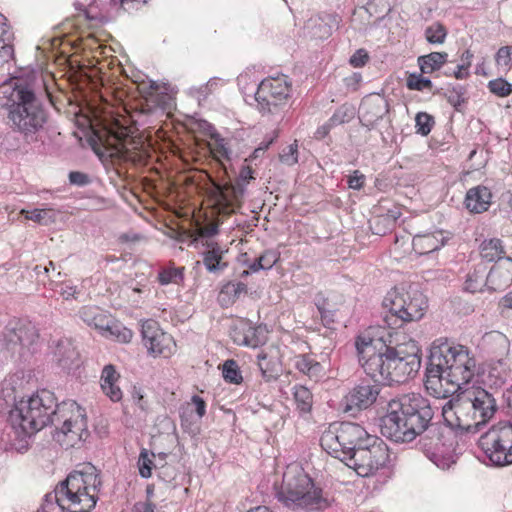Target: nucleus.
<instances>
[{
    "label": "nucleus",
    "mask_w": 512,
    "mask_h": 512,
    "mask_svg": "<svg viewBox=\"0 0 512 512\" xmlns=\"http://www.w3.org/2000/svg\"><path fill=\"white\" fill-rule=\"evenodd\" d=\"M215 192L219 203H228L231 200V194L235 192V188L215 184Z\"/></svg>",
    "instance_id": "nucleus-53"
},
{
    "label": "nucleus",
    "mask_w": 512,
    "mask_h": 512,
    "mask_svg": "<svg viewBox=\"0 0 512 512\" xmlns=\"http://www.w3.org/2000/svg\"><path fill=\"white\" fill-rule=\"evenodd\" d=\"M69 181L71 184L77 186H85L90 182L88 175L78 171H72L69 173Z\"/></svg>",
    "instance_id": "nucleus-58"
},
{
    "label": "nucleus",
    "mask_w": 512,
    "mask_h": 512,
    "mask_svg": "<svg viewBox=\"0 0 512 512\" xmlns=\"http://www.w3.org/2000/svg\"><path fill=\"white\" fill-rule=\"evenodd\" d=\"M496 411L497 402L494 393L476 388L445 403L442 407V416L451 428L477 432L495 415Z\"/></svg>",
    "instance_id": "nucleus-5"
},
{
    "label": "nucleus",
    "mask_w": 512,
    "mask_h": 512,
    "mask_svg": "<svg viewBox=\"0 0 512 512\" xmlns=\"http://www.w3.org/2000/svg\"><path fill=\"white\" fill-rule=\"evenodd\" d=\"M194 410L195 416L202 419V417L206 413V403L205 401L198 395H193L191 398V402L189 403Z\"/></svg>",
    "instance_id": "nucleus-54"
},
{
    "label": "nucleus",
    "mask_w": 512,
    "mask_h": 512,
    "mask_svg": "<svg viewBox=\"0 0 512 512\" xmlns=\"http://www.w3.org/2000/svg\"><path fill=\"white\" fill-rule=\"evenodd\" d=\"M7 19L0 14V63H6L13 57V33L6 23Z\"/></svg>",
    "instance_id": "nucleus-30"
},
{
    "label": "nucleus",
    "mask_w": 512,
    "mask_h": 512,
    "mask_svg": "<svg viewBox=\"0 0 512 512\" xmlns=\"http://www.w3.org/2000/svg\"><path fill=\"white\" fill-rule=\"evenodd\" d=\"M488 88L491 93L499 97H506L512 93V84L503 78L489 81Z\"/></svg>",
    "instance_id": "nucleus-44"
},
{
    "label": "nucleus",
    "mask_w": 512,
    "mask_h": 512,
    "mask_svg": "<svg viewBox=\"0 0 512 512\" xmlns=\"http://www.w3.org/2000/svg\"><path fill=\"white\" fill-rule=\"evenodd\" d=\"M279 260V253L274 250H266L252 263L249 264V269L252 272H258L260 270L271 269Z\"/></svg>",
    "instance_id": "nucleus-40"
},
{
    "label": "nucleus",
    "mask_w": 512,
    "mask_h": 512,
    "mask_svg": "<svg viewBox=\"0 0 512 512\" xmlns=\"http://www.w3.org/2000/svg\"><path fill=\"white\" fill-rule=\"evenodd\" d=\"M424 35L430 44H443L447 36V30L441 23L434 22L426 27Z\"/></svg>",
    "instance_id": "nucleus-42"
},
{
    "label": "nucleus",
    "mask_w": 512,
    "mask_h": 512,
    "mask_svg": "<svg viewBox=\"0 0 512 512\" xmlns=\"http://www.w3.org/2000/svg\"><path fill=\"white\" fill-rule=\"evenodd\" d=\"M142 337L148 352L154 356L168 357L175 348L172 336L163 332L155 321L142 324Z\"/></svg>",
    "instance_id": "nucleus-14"
},
{
    "label": "nucleus",
    "mask_w": 512,
    "mask_h": 512,
    "mask_svg": "<svg viewBox=\"0 0 512 512\" xmlns=\"http://www.w3.org/2000/svg\"><path fill=\"white\" fill-rule=\"evenodd\" d=\"M310 371L308 372L307 376L314 380L315 382L319 381L321 378L325 375V369L324 367L315 359L311 362Z\"/></svg>",
    "instance_id": "nucleus-56"
},
{
    "label": "nucleus",
    "mask_w": 512,
    "mask_h": 512,
    "mask_svg": "<svg viewBox=\"0 0 512 512\" xmlns=\"http://www.w3.org/2000/svg\"><path fill=\"white\" fill-rule=\"evenodd\" d=\"M222 375L225 381L232 384H240L243 381L239 366L233 359H228L223 363Z\"/></svg>",
    "instance_id": "nucleus-43"
},
{
    "label": "nucleus",
    "mask_w": 512,
    "mask_h": 512,
    "mask_svg": "<svg viewBox=\"0 0 512 512\" xmlns=\"http://www.w3.org/2000/svg\"><path fill=\"white\" fill-rule=\"evenodd\" d=\"M379 392L378 385L364 383L357 385L345 396L344 411L354 414L368 408L376 401Z\"/></svg>",
    "instance_id": "nucleus-16"
},
{
    "label": "nucleus",
    "mask_w": 512,
    "mask_h": 512,
    "mask_svg": "<svg viewBox=\"0 0 512 512\" xmlns=\"http://www.w3.org/2000/svg\"><path fill=\"white\" fill-rule=\"evenodd\" d=\"M492 193L489 188L478 185L470 188L465 196L466 209L474 214L487 211L491 205Z\"/></svg>",
    "instance_id": "nucleus-23"
},
{
    "label": "nucleus",
    "mask_w": 512,
    "mask_h": 512,
    "mask_svg": "<svg viewBox=\"0 0 512 512\" xmlns=\"http://www.w3.org/2000/svg\"><path fill=\"white\" fill-rule=\"evenodd\" d=\"M496 65L503 70L512 68V46L501 47L495 56Z\"/></svg>",
    "instance_id": "nucleus-45"
},
{
    "label": "nucleus",
    "mask_w": 512,
    "mask_h": 512,
    "mask_svg": "<svg viewBox=\"0 0 512 512\" xmlns=\"http://www.w3.org/2000/svg\"><path fill=\"white\" fill-rule=\"evenodd\" d=\"M104 151L99 155L109 157L113 162L142 163L146 152L143 143L134 137L131 130L118 121L111 123L99 135Z\"/></svg>",
    "instance_id": "nucleus-9"
},
{
    "label": "nucleus",
    "mask_w": 512,
    "mask_h": 512,
    "mask_svg": "<svg viewBox=\"0 0 512 512\" xmlns=\"http://www.w3.org/2000/svg\"><path fill=\"white\" fill-rule=\"evenodd\" d=\"M258 366L261 371L262 377L265 381L269 382L275 378L273 373V369L270 365V362L267 361V354L261 352L257 355Z\"/></svg>",
    "instance_id": "nucleus-50"
},
{
    "label": "nucleus",
    "mask_w": 512,
    "mask_h": 512,
    "mask_svg": "<svg viewBox=\"0 0 512 512\" xmlns=\"http://www.w3.org/2000/svg\"><path fill=\"white\" fill-rule=\"evenodd\" d=\"M339 19L333 14H323L311 17L304 26L306 33L315 39L328 38L333 29H336Z\"/></svg>",
    "instance_id": "nucleus-21"
},
{
    "label": "nucleus",
    "mask_w": 512,
    "mask_h": 512,
    "mask_svg": "<svg viewBox=\"0 0 512 512\" xmlns=\"http://www.w3.org/2000/svg\"><path fill=\"white\" fill-rule=\"evenodd\" d=\"M0 108L8 110L13 128L25 136L36 134L47 121L41 99L23 84L0 85Z\"/></svg>",
    "instance_id": "nucleus-4"
},
{
    "label": "nucleus",
    "mask_w": 512,
    "mask_h": 512,
    "mask_svg": "<svg viewBox=\"0 0 512 512\" xmlns=\"http://www.w3.org/2000/svg\"><path fill=\"white\" fill-rule=\"evenodd\" d=\"M417 132L423 136L430 133L434 123L432 116L425 112H419L415 117Z\"/></svg>",
    "instance_id": "nucleus-48"
},
{
    "label": "nucleus",
    "mask_w": 512,
    "mask_h": 512,
    "mask_svg": "<svg viewBox=\"0 0 512 512\" xmlns=\"http://www.w3.org/2000/svg\"><path fill=\"white\" fill-rule=\"evenodd\" d=\"M290 93L287 77L282 75L264 79L255 93V100L263 113H275Z\"/></svg>",
    "instance_id": "nucleus-13"
},
{
    "label": "nucleus",
    "mask_w": 512,
    "mask_h": 512,
    "mask_svg": "<svg viewBox=\"0 0 512 512\" xmlns=\"http://www.w3.org/2000/svg\"><path fill=\"white\" fill-rule=\"evenodd\" d=\"M294 400L300 413L306 414L311 411L313 395L311 391L302 385L294 387Z\"/></svg>",
    "instance_id": "nucleus-39"
},
{
    "label": "nucleus",
    "mask_w": 512,
    "mask_h": 512,
    "mask_svg": "<svg viewBox=\"0 0 512 512\" xmlns=\"http://www.w3.org/2000/svg\"><path fill=\"white\" fill-rule=\"evenodd\" d=\"M39 334L36 326L28 320H12L6 327L5 339L10 345H19L30 349L38 340Z\"/></svg>",
    "instance_id": "nucleus-15"
},
{
    "label": "nucleus",
    "mask_w": 512,
    "mask_h": 512,
    "mask_svg": "<svg viewBox=\"0 0 512 512\" xmlns=\"http://www.w3.org/2000/svg\"><path fill=\"white\" fill-rule=\"evenodd\" d=\"M13 436H11V449L18 453H25L29 449V439L36 432L29 431L27 424L21 421L16 423L14 419H10Z\"/></svg>",
    "instance_id": "nucleus-29"
},
{
    "label": "nucleus",
    "mask_w": 512,
    "mask_h": 512,
    "mask_svg": "<svg viewBox=\"0 0 512 512\" xmlns=\"http://www.w3.org/2000/svg\"><path fill=\"white\" fill-rule=\"evenodd\" d=\"M59 293L65 300H69L71 298L76 299L79 291L77 290L76 286L69 283H63L60 287Z\"/></svg>",
    "instance_id": "nucleus-57"
},
{
    "label": "nucleus",
    "mask_w": 512,
    "mask_h": 512,
    "mask_svg": "<svg viewBox=\"0 0 512 512\" xmlns=\"http://www.w3.org/2000/svg\"><path fill=\"white\" fill-rule=\"evenodd\" d=\"M20 213L24 215L26 219L32 220L44 226H48L55 223L59 215V212L57 210L50 207L33 210L22 209Z\"/></svg>",
    "instance_id": "nucleus-34"
},
{
    "label": "nucleus",
    "mask_w": 512,
    "mask_h": 512,
    "mask_svg": "<svg viewBox=\"0 0 512 512\" xmlns=\"http://www.w3.org/2000/svg\"><path fill=\"white\" fill-rule=\"evenodd\" d=\"M383 306L388 309L390 315L384 320L388 325H401L405 322L422 319L427 308V298L414 285H400L390 290L384 300Z\"/></svg>",
    "instance_id": "nucleus-8"
},
{
    "label": "nucleus",
    "mask_w": 512,
    "mask_h": 512,
    "mask_svg": "<svg viewBox=\"0 0 512 512\" xmlns=\"http://www.w3.org/2000/svg\"><path fill=\"white\" fill-rule=\"evenodd\" d=\"M10 419L23 421L31 432L48 424L55 426L54 439L66 449L75 447L89 436L85 409L74 400L58 404L53 392L38 390L27 400H21L10 412Z\"/></svg>",
    "instance_id": "nucleus-1"
},
{
    "label": "nucleus",
    "mask_w": 512,
    "mask_h": 512,
    "mask_svg": "<svg viewBox=\"0 0 512 512\" xmlns=\"http://www.w3.org/2000/svg\"><path fill=\"white\" fill-rule=\"evenodd\" d=\"M280 162L287 165L293 166L298 162V145L296 142L285 147L279 154Z\"/></svg>",
    "instance_id": "nucleus-47"
},
{
    "label": "nucleus",
    "mask_w": 512,
    "mask_h": 512,
    "mask_svg": "<svg viewBox=\"0 0 512 512\" xmlns=\"http://www.w3.org/2000/svg\"><path fill=\"white\" fill-rule=\"evenodd\" d=\"M353 117V111L345 106H342L331 116L329 121L333 126L348 122Z\"/></svg>",
    "instance_id": "nucleus-51"
},
{
    "label": "nucleus",
    "mask_w": 512,
    "mask_h": 512,
    "mask_svg": "<svg viewBox=\"0 0 512 512\" xmlns=\"http://www.w3.org/2000/svg\"><path fill=\"white\" fill-rule=\"evenodd\" d=\"M242 332H246L244 338H238V345L249 347H257L264 342V338L260 336L262 329L260 327H253L251 323L241 320Z\"/></svg>",
    "instance_id": "nucleus-38"
},
{
    "label": "nucleus",
    "mask_w": 512,
    "mask_h": 512,
    "mask_svg": "<svg viewBox=\"0 0 512 512\" xmlns=\"http://www.w3.org/2000/svg\"><path fill=\"white\" fill-rule=\"evenodd\" d=\"M142 239H143V236L138 233H135V232H127V233H123L119 236V240L122 243H128V242L135 243V242H139Z\"/></svg>",
    "instance_id": "nucleus-61"
},
{
    "label": "nucleus",
    "mask_w": 512,
    "mask_h": 512,
    "mask_svg": "<svg viewBox=\"0 0 512 512\" xmlns=\"http://www.w3.org/2000/svg\"><path fill=\"white\" fill-rule=\"evenodd\" d=\"M356 349L364 372L384 385L405 383L421 366L420 348L412 339L389 347L381 339L359 336Z\"/></svg>",
    "instance_id": "nucleus-2"
},
{
    "label": "nucleus",
    "mask_w": 512,
    "mask_h": 512,
    "mask_svg": "<svg viewBox=\"0 0 512 512\" xmlns=\"http://www.w3.org/2000/svg\"><path fill=\"white\" fill-rule=\"evenodd\" d=\"M433 364V357L430 354L425 380L427 391L437 398L446 397L450 393H455L456 391H450L451 386H447V379L444 377L442 368L433 366Z\"/></svg>",
    "instance_id": "nucleus-20"
},
{
    "label": "nucleus",
    "mask_w": 512,
    "mask_h": 512,
    "mask_svg": "<svg viewBox=\"0 0 512 512\" xmlns=\"http://www.w3.org/2000/svg\"><path fill=\"white\" fill-rule=\"evenodd\" d=\"M241 327V321H239L238 323L234 324L231 328V337L233 339V341L238 344V338H244L246 335V332H242V330L240 329Z\"/></svg>",
    "instance_id": "nucleus-64"
},
{
    "label": "nucleus",
    "mask_w": 512,
    "mask_h": 512,
    "mask_svg": "<svg viewBox=\"0 0 512 512\" xmlns=\"http://www.w3.org/2000/svg\"><path fill=\"white\" fill-rule=\"evenodd\" d=\"M407 87L411 90L423 91L432 88V82L430 79L423 77L422 75L411 74L407 79Z\"/></svg>",
    "instance_id": "nucleus-49"
},
{
    "label": "nucleus",
    "mask_w": 512,
    "mask_h": 512,
    "mask_svg": "<svg viewBox=\"0 0 512 512\" xmlns=\"http://www.w3.org/2000/svg\"><path fill=\"white\" fill-rule=\"evenodd\" d=\"M482 451L493 466L504 467L512 464V444L496 445Z\"/></svg>",
    "instance_id": "nucleus-32"
},
{
    "label": "nucleus",
    "mask_w": 512,
    "mask_h": 512,
    "mask_svg": "<svg viewBox=\"0 0 512 512\" xmlns=\"http://www.w3.org/2000/svg\"><path fill=\"white\" fill-rule=\"evenodd\" d=\"M488 290L501 291L507 288L512 282V258L505 257L492 266L487 275Z\"/></svg>",
    "instance_id": "nucleus-19"
},
{
    "label": "nucleus",
    "mask_w": 512,
    "mask_h": 512,
    "mask_svg": "<svg viewBox=\"0 0 512 512\" xmlns=\"http://www.w3.org/2000/svg\"><path fill=\"white\" fill-rule=\"evenodd\" d=\"M389 461L388 446L378 438L371 437L370 442H365V444L350 454L344 463L359 476L369 477L386 467Z\"/></svg>",
    "instance_id": "nucleus-11"
},
{
    "label": "nucleus",
    "mask_w": 512,
    "mask_h": 512,
    "mask_svg": "<svg viewBox=\"0 0 512 512\" xmlns=\"http://www.w3.org/2000/svg\"><path fill=\"white\" fill-rule=\"evenodd\" d=\"M448 54L445 52H431L418 58L420 70L424 74H430L438 70L447 61Z\"/></svg>",
    "instance_id": "nucleus-36"
},
{
    "label": "nucleus",
    "mask_w": 512,
    "mask_h": 512,
    "mask_svg": "<svg viewBox=\"0 0 512 512\" xmlns=\"http://www.w3.org/2000/svg\"><path fill=\"white\" fill-rule=\"evenodd\" d=\"M312 360L313 358L307 354L297 355L294 358V366L299 372L307 376L308 372L310 371V364Z\"/></svg>",
    "instance_id": "nucleus-52"
},
{
    "label": "nucleus",
    "mask_w": 512,
    "mask_h": 512,
    "mask_svg": "<svg viewBox=\"0 0 512 512\" xmlns=\"http://www.w3.org/2000/svg\"><path fill=\"white\" fill-rule=\"evenodd\" d=\"M254 171L250 166H243L239 172V179L243 183H248L249 180L254 179Z\"/></svg>",
    "instance_id": "nucleus-62"
},
{
    "label": "nucleus",
    "mask_w": 512,
    "mask_h": 512,
    "mask_svg": "<svg viewBox=\"0 0 512 512\" xmlns=\"http://www.w3.org/2000/svg\"><path fill=\"white\" fill-rule=\"evenodd\" d=\"M120 375L113 365H106L101 373L100 386L102 392L113 402L123 398V392L118 384Z\"/></svg>",
    "instance_id": "nucleus-24"
},
{
    "label": "nucleus",
    "mask_w": 512,
    "mask_h": 512,
    "mask_svg": "<svg viewBox=\"0 0 512 512\" xmlns=\"http://www.w3.org/2000/svg\"><path fill=\"white\" fill-rule=\"evenodd\" d=\"M205 246L206 250L202 253L205 268L213 274L221 273L227 267V263L223 261L224 250L213 241H207Z\"/></svg>",
    "instance_id": "nucleus-26"
},
{
    "label": "nucleus",
    "mask_w": 512,
    "mask_h": 512,
    "mask_svg": "<svg viewBox=\"0 0 512 512\" xmlns=\"http://www.w3.org/2000/svg\"><path fill=\"white\" fill-rule=\"evenodd\" d=\"M484 342L491 347L495 354L501 356V358L509 352L510 342L501 332L492 331L487 333L484 336Z\"/></svg>",
    "instance_id": "nucleus-37"
},
{
    "label": "nucleus",
    "mask_w": 512,
    "mask_h": 512,
    "mask_svg": "<svg viewBox=\"0 0 512 512\" xmlns=\"http://www.w3.org/2000/svg\"><path fill=\"white\" fill-rule=\"evenodd\" d=\"M508 405L512 410V400L509 399ZM478 444L482 450H489L496 445L512 444V422L500 421L493 425L480 436Z\"/></svg>",
    "instance_id": "nucleus-17"
},
{
    "label": "nucleus",
    "mask_w": 512,
    "mask_h": 512,
    "mask_svg": "<svg viewBox=\"0 0 512 512\" xmlns=\"http://www.w3.org/2000/svg\"><path fill=\"white\" fill-rule=\"evenodd\" d=\"M482 259L493 262L504 259L505 249L503 242L499 238L485 239L479 246Z\"/></svg>",
    "instance_id": "nucleus-31"
},
{
    "label": "nucleus",
    "mask_w": 512,
    "mask_h": 512,
    "mask_svg": "<svg viewBox=\"0 0 512 512\" xmlns=\"http://www.w3.org/2000/svg\"><path fill=\"white\" fill-rule=\"evenodd\" d=\"M510 363L506 358L492 361L488 365L485 383L491 388H501L511 376Z\"/></svg>",
    "instance_id": "nucleus-25"
},
{
    "label": "nucleus",
    "mask_w": 512,
    "mask_h": 512,
    "mask_svg": "<svg viewBox=\"0 0 512 512\" xmlns=\"http://www.w3.org/2000/svg\"><path fill=\"white\" fill-rule=\"evenodd\" d=\"M276 496L287 507L318 510L327 507V501L312 479L298 465L288 466Z\"/></svg>",
    "instance_id": "nucleus-7"
},
{
    "label": "nucleus",
    "mask_w": 512,
    "mask_h": 512,
    "mask_svg": "<svg viewBox=\"0 0 512 512\" xmlns=\"http://www.w3.org/2000/svg\"><path fill=\"white\" fill-rule=\"evenodd\" d=\"M369 59V55L367 53L366 50L364 49H358L351 57H350V60H349V63L355 67V68H358V67H362L364 66L367 61Z\"/></svg>",
    "instance_id": "nucleus-55"
},
{
    "label": "nucleus",
    "mask_w": 512,
    "mask_h": 512,
    "mask_svg": "<svg viewBox=\"0 0 512 512\" xmlns=\"http://www.w3.org/2000/svg\"><path fill=\"white\" fill-rule=\"evenodd\" d=\"M153 457L154 454L149 455L146 449H143L139 455L138 468L139 473L143 478H149L152 474Z\"/></svg>",
    "instance_id": "nucleus-46"
},
{
    "label": "nucleus",
    "mask_w": 512,
    "mask_h": 512,
    "mask_svg": "<svg viewBox=\"0 0 512 512\" xmlns=\"http://www.w3.org/2000/svg\"><path fill=\"white\" fill-rule=\"evenodd\" d=\"M247 292V286L242 282H227L219 292L218 301L222 305H230L234 303L241 294Z\"/></svg>",
    "instance_id": "nucleus-35"
},
{
    "label": "nucleus",
    "mask_w": 512,
    "mask_h": 512,
    "mask_svg": "<svg viewBox=\"0 0 512 512\" xmlns=\"http://www.w3.org/2000/svg\"><path fill=\"white\" fill-rule=\"evenodd\" d=\"M334 127L331 122L328 120L325 124H323L322 126H320L316 132H315V138L316 139H323L324 137H326L328 135V133L330 132L331 128Z\"/></svg>",
    "instance_id": "nucleus-63"
},
{
    "label": "nucleus",
    "mask_w": 512,
    "mask_h": 512,
    "mask_svg": "<svg viewBox=\"0 0 512 512\" xmlns=\"http://www.w3.org/2000/svg\"><path fill=\"white\" fill-rule=\"evenodd\" d=\"M434 415L430 401L418 393L389 401L380 419L381 434L394 442H411L427 430Z\"/></svg>",
    "instance_id": "nucleus-3"
},
{
    "label": "nucleus",
    "mask_w": 512,
    "mask_h": 512,
    "mask_svg": "<svg viewBox=\"0 0 512 512\" xmlns=\"http://www.w3.org/2000/svg\"><path fill=\"white\" fill-rule=\"evenodd\" d=\"M57 364L64 370H71L78 365L79 355L72 342L68 339L59 340L53 352Z\"/></svg>",
    "instance_id": "nucleus-27"
},
{
    "label": "nucleus",
    "mask_w": 512,
    "mask_h": 512,
    "mask_svg": "<svg viewBox=\"0 0 512 512\" xmlns=\"http://www.w3.org/2000/svg\"><path fill=\"white\" fill-rule=\"evenodd\" d=\"M365 181V176L359 171H354L353 175L349 176L348 186L351 189L360 190Z\"/></svg>",
    "instance_id": "nucleus-59"
},
{
    "label": "nucleus",
    "mask_w": 512,
    "mask_h": 512,
    "mask_svg": "<svg viewBox=\"0 0 512 512\" xmlns=\"http://www.w3.org/2000/svg\"><path fill=\"white\" fill-rule=\"evenodd\" d=\"M388 111L389 107L385 99L381 97L366 98L360 105L359 118L364 126L373 128Z\"/></svg>",
    "instance_id": "nucleus-18"
},
{
    "label": "nucleus",
    "mask_w": 512,
    "mask_h": 512,
    "mask_svg": "<svg viewBox=\"0 0 512 512\" xmlns=\"http://www.w3.org/2000/svg\"><path fill=\"white\" fill-rule=\"evenodd\" d=\"M487 266L483 262L475 265L466 275L463 289L469 293L482 292L486 287L488 289Z\"/></svg>",
    "instance_id": "nucleus-28"
},
{
    "label": "nucleus",
    "mask_w": 512,
    "mask_h": 512,
    "mask_svg": "<svg viewBox=\"0 0 512 512\" xmlns=\"http://www.w3.org/2000/svg\"><path fill=\"white\" fill-rule=\"evenodd\" d=\"M371 437L357 423H333L323 432L320 444L328 454L344 462L365 442H370Z\"/></svg>",
    "instance_id": "nucleus-10"
},
{
    "label": "nucleus",
    "mask_w": 512,
    "mask_h": 512,
    "mask_svg": "<svg viewBox=\"0 0 512 512\" xmlns=\"http://www.w3.org/2000/svg\"><path fill=\"white\" fill-rule=\"evenodd\" d=\"M446 243L443 231L435 230L423 234H416L412 240L414 251L418 255H426L439 250Z\"/></svg>",
    "instance_id": "nucleus-22"
},
{
    "label": "nucleus",
    "mask_w": 512,
    "mask_h": 512,
    "mask_svg": "<svg viewBox=\"0 0 512 512\" xmlns=\"http://www.w3.org/2000/svg\"><path fill=\"white\" fill-rule=\"evenodd\" d=\"M213 153L216 157H222L225 159H230L231 150L226 146L224 139L217 141L215 147L213 148Z\"/></svg>",
    "instance_id": "nucleus-60"
},
{
    "label": "nucleus",
    "mask_w": 512,
    "mask_h": 512,
    "mask_svg": "<svg viewBox=\"0 0 512 512\" xmlns=\"http://www.w3.org/2000/svg\"><path fill=\"white\" fill-rule=\"evenodd\" d=\"M77 314L87 326L94 328L107 339L120 343H128L132 339L133 333L130 329L98 306L85 305L79 309Z\"/></svg>",
    "instance_id": "nucleus-12"
},
{
    "label": "nucleus",
    "mask_w": 512,
    "mask_h": 512,
    "mask_svg": "<svg viewBox=\"0 0 512 512\" xmlns=\"http://www.w3.org/2000/svg\"><path fill=\"white\" fill-rule=\"evenodd\" d=\"M433 366L442 368L450 391H459L469 384L477 372V361L472 351L464 345L447 342L433 344L430 349Z\"/></svg>",
    "instance_id": "nucleus-6"
},
{
    "label": "nucleus",
    "mask_w": 512,
    "mask_h": 512,
    "mask_svg": "<svg viewBox=\"0 0 512 512\" xmlns=\"http://www.w3.org/2000/svg\"><path fill=\"white\" fill-rule=\"evenodd\" d=\"M184 271V267L170 266L163 268L158 274V281L161 285H180L184 280Z\"/></svg>",
    "instance_id": "nucleus-41"
},
{
    "label": "nucleus",
    "mask_w": 512,
    "mask_h": 512,
    "mask_svg": "<svg viewBox=\"0 0 512 512\" xmlns=\"http://www.w3.org/2000/svg\"><path fill=\"white\" fill-rule=\"evenodd\" d=\"M180 426L182 430L192 438H195L200 433V418L195 416L194 410L190 404H186L180 409Z\"/></svg>",
    "instance_id": "nucleus-33"
}]
</instances>
